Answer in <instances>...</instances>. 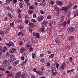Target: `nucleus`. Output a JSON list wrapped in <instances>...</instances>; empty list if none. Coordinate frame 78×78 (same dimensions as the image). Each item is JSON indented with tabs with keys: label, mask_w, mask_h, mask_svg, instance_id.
<instances>
[{
	"label": "nucleus",
	"mask_w": 78,
	"mask_h": 78,
	"mask_svg": "<svg viewBox=\"0 0 78 78\" xmlns=\"http://www.w3.org/2000/svg\"><path fill=\"white\" fill-rule=\"evenodd\" d=\"M5 45L8 47H14V43L10 41H9V43H6Z\"/></svg>",
	"instance_id": "1"
},
{
	"label": "nucleus",
	"mask_w": 78,
	"mask_h": 78,
	"mask_svg": "<svg viewBox=\"0 0 78 78\" xmlns=\"http://www.w3.org/2000/svg\"><path fill=\"white\" fill-rule=\"evenodd\" d=\"M44 16H38L37 17V20L38 22H42L44 20Z\"/></svg>",
	"instance_id": "2"
},
{
	"label": "nucleus",
	"mask_w": 78,
	"mask_h": 78,
	"mask_svg": "<svg viewBox=\"0 0 78 78\" xmlns=\"http://www.w3.org/2000/svg\"><path fill=\"white\" fill-rule=\"evenodd\" d=\"M75 30V27H71L69 29V30L68 31L69 33H72V32L74 31Z\"/></svg>",
	"instance_id": "3"
},
{
	"label": "nucleus",
	"mask_w": 78,
	"mask_h": 78,
	"mask_svg": "<svg viewBox=\"0 0 78 78\" xmlns=\"http://www.w3.org/2000/svg\"><path fill=\"white\" fill-rule=\"evenodd\" d=\"M66 63L64 62L61 65V66L60 67L61 69L62 70H64V68L66 67Z\"/></svg>",
	"instance_id": "4"
},
{
	"label": "nucleus",
	"mask_w": 78,
	"mask_h": 78,
	"mask_svg": "<svg viewBox=\"0 0 78 78\" xmlns=\"http://www.w3.org/2000/svg\"><path fill=\"white\" fill-rule=\"evenodd\" d=\"M74 39V37L73 36L69 37L68 38V41L70 42L73 41Z\"/></svg>",
	"instance_id": "5"
},
{
	"label": "nucleus",
	"mask_w": 78,
	"mask_h": 78,
	"mask_svg": "<svg viewBox=\"0 0 78 78\" xmlns=\"http://www.w3.org/2000/svg\"><path fill=\"white\" fill-rule=\"evenodd\" d=\"M56 4L57 5H59L60 6H62L63 5L62 2L57 1L56 2Z\"/></svg>",
	"instance_id": "6"
},
{
	"label": "nucleus",
	"mask_w": 78,
	"mask_h": 78,
	"mask_svg": "<svg viewBox=\"0 0 78 78\" xmlns=\"http://www.w3.org/2000/svg\"><path fill=\"white\" fill-rule=\"evenodd\" d=\"M19 60H17L16 61L13 62L12 63V66H17V65L19 64Z\"/></svg>",
	"instance_id": "7"
},
{
	"label": "nucleus",
	"mask_w": 78,
	"mask_h": 78,
	"mask_svg": "<svg viewBox=\"0 0 78 78\" xmlns=\"http://www.w3.org/2000/svg\"><path fill=\"white\" fill-rule=\"evenodd\" d=\"M40 36L39 35V33H37L34 38V39H37Z\"/></svg>",
	"instance_id": "8"
},
{
	"label": "nucleus",
	"mask_w": 78,
	"mask_h": 78,
	"mask_svg": "<svg viewBox=\"0 0 78 78\" xmlns=\"http://www.w3.org/2000/svg\"><path fill=\"white\" fill-rule=\"evenodd\" d=\"M48 24V21H44L41 23L42 25L43 26H45Z\"/></svg>",
	"instance_id": "9"
},
{
	"label": "nucleus",
	"mask_w": 78,
	"mask_h": 78,
	"mask_svg": "<svg viewBox=\"0 0 78 78\" xmlns=\"http://www.w3.org/2000/svg\"><path fill=\"white\" fill-rule=\"evenodd\" d=\"M25 50V48H24L23 47H22L20 49V53H21V54H22L24 52V51Z\"/></svg>",
	"instance_id": "10"
},
{
	"label": "nucleus",
	"mask_w": 78,
	"mask_h": 78,
	"mask_svg": "<svg viewBox=\"0 0 78 78\" xmlns=\"http://www.w3.org/2000/svg\"><path fill=\"white\" fill-rule=\"evenodd\" d=\"M25 3L28 5V6H30V1L29 0H24Z\"/></svg>",
	"instance_id": "11"
},
{
	"label": "nucleus",
	"mask_w": 78,
	"mask_h": 78,
	"mask_svg": "<svg viewBox=\"0 0 78 78\" xmlns=\"http://www.w3.org/2000/svg\"><path fill=\"white\" fill-rule=\"evenodd\" d=\"M55 42L56 43L58 44H59L60 43V40H59V39L58 38L56 37L55 38Z\"/></svg>",
	"instance_id": "12"
},
{
	"label": "nucleus",
	"mask_w": 78,
	"mask_h": 78,
	"mask_svg": "<svg viewBox=\"0 0 78 78\" xmlns=\"http://www.w3.org/2000/svg\"><path fill=\"white\" fill-rule=\"evenodd\" d=\"M29 26L31 28H33L34 27V24L33 23L30 22L28 23Z\"/></svg>",
	"instance_id": "13"
},
{
	"label": "nucleus",
	"mask_w": 78,
	"mask_h": 78,
	"mask_svg": "<svg viewBox=\"0 0 78 78\" xmlns=\"http://www.w3.org/2000/svg\"><path fill=\"white\" fill-rule=\"evenodd\" d=\"M11 2H12V0H6V3L5 5H8L10 3H11Z\"/></svg>",
	"instance_id": "14"
},
{
	"label": "nucleus",
	"mask_w": 78,
	"mask_h": 78,
	"mask_svg": "<svg viewBox=\"0 0 78 78\" xmlns=\"http://www.w3.org/2000/svg\"><path fill=\"white\" fill-rule=\"evenodd\" d=\"M37 74L38 75H41L43 74V73L41 71L38 70L37 71Z\"/></svg>",
	"instance_id": "15"
},
{
	"label": "nucleus",
	"mask_w": 78,
	"mask_h": 78,
	"mask_svg": "<svg viewBox=\"0 0 78 78\" xmlns=\"http://www.w3.org/2000/svg\"><path fill=\"white\" fill-rule=\"evenodd\" d=\"M64 16H62L60 19V22H64Z\"/></svg>",
	"instance_id": "16"
},
{
	"label": "nucleus",
	"mask_w": 78,
	"mask_h": 78,
	"mask_svg": "<svg viewBox=\"0 0 78 78\" xmlns=\"http://www.w3.org/2000/svg\"><path fill=\"white\" fill-rule=\"evenodd\" d=\"M75 69H72L71 70H68L67 72V73H71L73 72L74 70H75Z\"/></svg>",
	"instance_id": "17"
},
{
	"label": "nucleus",
	"mask_w": 78,
	"mask_h": 78,
	"mask_svg": "<svg viewBox=\"0 0 78 78\" xmlns=\"http://www.w3.org/2000/svg\"><path fill=\"white\" fill-rule=\"evenodd\" d=\"M66 24H67V22L66 21H64L62 23V25L63 27H66Z\"/></svg>",
	"instance_id": "18"
},
{
	"label": "nucleus",
	"mask_w": 78,
	"mask_h": 78,
	"mask_svg": "<svg viewBox=\"0 0 78 78\" xmlns=\"http://www.w3.org/2000/svg\"><path fill=\"white\" fill-rule=\"evenodd\" d=\"M16 75L18 76H21V72L19 71L16 73Z\"/></svg>",
	"instance_id": "19"
},
{
	"label": "nucleus",
	"mask_w": 78,
	"mask_h": 78,
	"mask_svg": "<svg viewBox=\"0 0 78 78\" xmlns=\"http://www.w3.org/2000/svg\"><path fill=\"white\" fill-rule=\"evenodd\" d=\"M67 9V7H64L62 8L61 11H66Z\"/></svg>",
	"instance_id": "20"
},
{
	"label": "nucleus",
	"mask_w": 78,
	"mask_h": 78,
	"mask_svg": "<svg viewBox=\"0 0 78 78\" xmlns=\"http://www.w3.org/2000/svg\"><path fill=\"white\" fill-rule=\"evenodd\" d=\"M66 15L68 17H70L71 16V13L69 11L67 12Z\"/></svg>",
	"instance_id": "21"
},
{
	"label": "nucleus",
	"mask_w": 78,
	"mask_h": 78,
	"mask_svg": "<svg viewBox=\"0 0 78 78\" xmlns=\"http://www.w3.org/2000/svg\"><path fill=\"white\" fill-rule=\"evenodd\" d=\"M7 50V48L6 46H4L3 47V50H2L3 52H5Z\"/></svg>",
	"instance_id": "22"
},
{
	"label": "nucleus",
	"mask_w": 78,
	"mask_h": 78,
	"mask_svg": "<svg viewBox=\"0 0 78 78\" xmlns=\"http://www.w3.org/2000/svg\"><path fill=\"white\" fill-rule=\"evenodd\" d=\"M45 27L44 26H43L41 27V32H44L45 31Z\"/></svg>",
	"instance_id": "23"
},
{
	"label": "nucleus",
	"mask_w": 78,
	"mask_h": 78,
	"mask_svg": "<svg viewBox=\"0 0 78 78\" xmlns=\"http://www.w3.org/2000/svg\"><path fill=\"white\" fill-rule=\"evenodd\" d=\"M28 12L29 14L30 15H31V14H33L34 12L32 10H30L28 11Z\"/></svg>",
	"instance_id": "24"
},
{
	"label": "nucleus",
	"mask_w": 78,
	"mask_h": 78,
	"mask_svg": "<svg viewBox=\"0 0 78 78\" xmlns=\"http://www.w3.org/2000/svg\"><path fill=\"white\" fill-rule=\"evenodd\" d=\"M27 47H29V48H31V47H32V45L31 44H27L25 46V48H27Z\"/></svg>",
	"instance_id": "25"
},
{
	"label": "nucleus",
	"mask_w": 78,
	"mask_h": 78,
	"mask_svg": "<svg viewBox=\"0 0 78 78\" xmlns=\"http://www.w3.org/2000/svg\"><path fill=\"white\" fill-rule=\"evenodd\" d=\"M54 9L55 10H56V11H59V8H58V7H57V6H55L54 7Z\"/></svg>",
	"instance_id": "26"
},
{
	"label": "nucleus",
	"mask_w": 78,
	"mask_h": 78,
	"mask_svg": "<svg viewBox=\"0 0 78 78\" xmlns=\"http://www.w3.org/2000/svg\"><path fill=\"white\" fill-rule=\"evenodd\" d=\"M32 59H34L36 58V55L34 53H33L32 54Z\"/></svg>",
	"instance_id": "27"
},
{
	"label": "nucleus",
	"mask_w": 78,
	"mask_h": 78,
	"mask_svg": "<svg viewBox=\"0 0 78 78\" xmlns=\"http://www.w3.org/2000/svg\"><path fill=\"white\" fill-rule=\"evenodd\" d=\"M7 16L10 18H12V15H11V13H8Z\"/></svg>",
	"instance_id": "28"
},
{
	"label": "nucleus",
	"mask_w": 78,
	"mask_h": 78,
	"mask_svg": "<svg viewBox=\"0 0 78 78\" xmlns=\"http://www.w3.org/2000/svg\"><path fill=\"white\" fill-rule=\"evenodd\" d=\"M54 56L55 55H54V54H52L51 55H50L49 56V58H53V57H54Z\"/></svg>",
	"instance_id": "29"
},
{
	"label": "nucleus",
	"mask_w": 78,
	"mask_h": 78,
	"mask_svg": "<svg viewBox=\"0 0 78 78\" xmlns=\"http://www.w3.org/2000/svg\"><path fill=\"white\" fill-rule=\"evenodd\" d=\"M76 16H78V11H76L74 14V16L76 17Z\"/></svg>",
	"instance_id": "30"
},
{
	"label": "nucleus",
	"mask_w": 78,
	"mask_h": 78,
	"mask_svg": "<svg viewBox=\"0 0 78 78\" xmlns=\"http://www.w3.org/2000/svg\"><path fill=\"white\" fill-rule=\"evenodd\" d=\"M31 22H33V23H36V21L34 19H32L30 20Z\"/></svg>",
	"instance_id": "31"
},
{
	"label": "nucleus",
	"mask_w": 78,
	"mask_h": 78,
	"mask_svg": "<svg viewBox=\"0 0 78 78\" xmlns=\"http://www.w3.org/2000/svg\"><path fill=\"white\" fill-rule=\"evenodd\" d=\"M26 76L25 74H22L21 75V78H26Z\"/></svg>",
	"instance_id": "32"
},
{
	"label": "nucleus",
	"mask_w": 78,
	"mask_h": 78,
	"mask_svg": "<svg viewBox=\"0 0 78 78\" xmlns=\"http://www.w3.org/2000/svg\"><path fill=\"white\" fill-rule=\"evenodd\" d=\"M56 74H57V72L55 71L53 72L52 73V75H53V76H56Z\"/></svg>",
	"instance_id": "33"
},
{
	"label": "nucleus",
	"mask_w": 78,
	"mask_h": 78,
	"mask_svg": "<svg viewBox=\"0 0 78 78\" xmlns=\"http://www.w3.org/2000/svg\"><path fill=\"white\" fill-rule=\"evenodd\" d=\"M14 26V22H12V23L10 24V27H12Z\"/></svg>",
	"instance_id": "34"
},
{
	"label": "nucleus",
	"mask_w": 78,
	"mask_h": 78,
	"mask_svg": "<svg viewBox=\"0 0 78 78\" xmlns=\"http://www.w3.org/2000/svg\"><path fill=\"white\" fill-rule=\"evenodd\" d=\"M78 7V5H74L73 7V9H76Z\"/></svg>",
	"instance_id": "35"
},
{
	"label": "nucleus",
	"mask_w": 78,
	"mask_h": 78,
	"mask_svg": "<svg viewBox=\"0 0 78 78\" xmlns=\"http://www.w3.org/2000/svg\"><path fill=\"white\" fill-rule=\"evenodd\" d=\"M18 28L19 29H20V30L23 29V26H22V25H20L19 26Z\"/></svg>",
	"instance_id": "36"
},
{
	"label": "nucleus",
	"mask_w": 78,
	"mask_h": 78,
	"mask_svg": "<svg viewBox=\"0 0 78 78\" xmlns=\"http://www.w3.org/2000/svg\"><path fill=\"white\" fill-rule=\"evenodd\" d=\"M19 44L20 45L22 46V45L23 44V43L22 41H20L19 42Z\"/></svg>",
	"instance_id": "37"
},
{
	"label": "nucleus",
	"mask_w": 78,
	"mask_h": 78,
	"mask_svg": "<svg viewBox=\"0 0 78 78\" xmlns=\"http://www.w3.org/2000/svg\"><path fill=\"white\" fill-rule=\"evenodd\" d=\"M19 5L21 8H23V4H22V3H20L19 4Z\"/></svg>",
	"instance_id": "38"
},
{
	"label": "nucleus",
	"mask_w": 78,
	"mask_h": 78,
	"mask_svg": "<svg viewBox=\"0 0 78 78\" xmlns=\"http://www.w3.org/2000/svg\"><path fill=\"white\" fill-rule=\"evenodd\" d=\"M47 19H51V16L50 15H48L47 17Z\"/></svg>",
	"instance_id": "39"
},
{
	"label": "nucleus",
	"mask_w": 78,
	"mask_h": 78,
	"mask_svg": "<svg viewBox=\"0 0 78 78\" xmlns=\"http://www.w3.org/2000/svg\"><path fill=\"white\" fill-rule=\"evenodd\" d=\"M7 62H8V60H4L3 62V63L4 64H6Z\"/></svg>",
	"instance_id": "40"
},
{
	"label": "nucleus",
	"mask_w": 78,
	"mask_h": 78,
	"mask_svg": "<svg viewBox=\"0 0 78 78\" xmlns=\"http://www.w3.org/2000/svg\"><path fill=\"white\" fill-rule=\"evenodd\" d=\"M37 17V16H36V15L35 13H34L33 14V18H34V19H36Z\"/></svg>",
	"instance_id": "41"
},
{
	"label": "nucleus",
	"mask_w": 78,
	"mask_h": 78,
	"mask_svg": "<svg viewBox=\"0 0 78 78\" xmlns=\"http://www.w3.org/2000/svg\"><path fill=\"white\" fill-rule=\"evenodd\" d=\"M40 12L41 14H44V11H43V10H40Z\"/></svg>",
	"instance_id": "42"
},
{
	"label": "nucleus",
	"mask_w": 78,
	"mask_h": 78,
	"mask_svg": "<svg viewBox=\"0 0 78 78\" xmlns=\"http://www.w3.org/2000/svg\"><path fill=\"white\" fill-rule=\"evenodd\" d=\"M69 59L70 61V62H72L73 60V58H72V57H69Z\"/></svg>",
	"instance_id": "43"
},
{
	"label": "nucleus",
	"mask_w": 78,
	"mask_h": 78,
	"mask_svg": "<svg viewBox=\"0 0 78 78\" xmlns=\"http://www.w3.org/2000/svg\"><path fill=\"white\" fill-rule=\"evenodd\" d=\"M29 51L30 52H31V51H33V48L32 47H31V48H29Z\"/></svg>",
	"instance_id": "44"
},
{
	"label": "nucleus",
	"mask_w": 78,
	"mask_h": 78,
	"mask_svg": "<svg viewBox=\"0 0 78 78\" xmlns=\"http://www.w3.org/2000/svg\"><path fill=\"white\" fill-rule=\"evenodd\" d=\"M15 57V55H10V57L11 58H14Z\"/></svg>",
	"instance_id": "45"
},
{
	"label": "nucleus",
	"mask_w": 78,
	"mask_h": 78,
	"mask_svg": "<svg viewBox=\"0 0 78 78\" xmlns=\"http://www.w3.org/2000/svg\"><path fill=\"white\" fill-rule=\"evenodd\" d=\"M22 22V20H16V22L19 23V22Z\"/></svg>",
	"instance_id": "46"
},
{
	"label": "nucleus",
	"mask_w": 78,
	"mask_h": 78,
	"mask_svg": "<svg viewBox=\"0 0 78 78\" xmlns=\"http://www.w3.org/2000/svg\"><path fill=\"white\" fill-rule=\"evenodd\" d=\"M29 9H34V7L33 6H30L29 7Z\"/></svg>",
	"instance_id": "47"
},
{
	"label": "nucleus",
	"mask_w": 78,
	"mask_h": 78,
	"mask_svg": "<svg viewBox=\"0 0 78 78\" xmlns=\"http://www.w3.org/2000/svg\"><path fill=\"white\" fill-rule=\"evenodd\" d=\"M45 70V68H44V66H43L41 68V71H43V70Z\"/></svg>",
	"instance_id": "48"
},
{
	"label": "nucleus",
	"mask_w": 78,
	"mask_h": 78,
	"mask_svg": "<svg viewBox=\"0 0 78 78\" xmlns=\"http://www.w3.org/2000/svg\"><path fill=\"white\" fill-rule=\"evenodd\" d=\"M40 61L41 62H44V58H42L40 60Z\"/></svg>",
	"instance_id": "49"
},
{
	"label": "nucleus",
	"mask_w": 78,
	"mask_h": 78,
	"mask_svg": "<svg viewBox=\"0 0 78 78\" xmlns=\"http://www.w3.org/2000/svg\"><path fill=\"white\" fill-rule=\"evenodd\" d=\"M21 59L22 61H24L25 60V57L23 56H22L21 57Z\"/></svg>",
	"instance_id": "50"
},
{
	"label": "nucleus",
	"mask_w": 78,
	"mask_h": 78,
	"mask_svg": "<svg viewBox=\"0 0 78 78\" xmlns=\"http://www.w3.org/2000/svg\"><path fill=\"white\" fill-rule=\"evenodd\" d=\"M25 23H27V24H28V23L29 22V21H28V20H25Z\"/></svg>",
	"instance_id": "51"
},
{
	"label": "nucleus",
	"mask_w": 78,
	"mask_h": 78,
	"mask_svg": "<svg viewBox=\"0 0 78 78\" xmlns=\"http://www.w3.org/2000/svg\"><path fill=\"white\" fill-rule=\"evenodd\" d=\"M46 66H48V67H49V66H50V63L49 62H47V63Z\"/></svg>",
	"instance_id": "52"
},
{
	"label": "nucleus",
	"mask_w": 78,
	"mask_h": 78,
	"mask_svg": "<svg viewBox=\"0 0 78 78\" xmlns=\"http://www.w3.org/2000/svg\"><path fill=\"white\" fill-rule=\"evenodd\" d=\"M4 33V31H3L1 30L0 31V34H1V35H2L3 34V33Z\"/></svg>",
	"instance_id": "53"
},
{
	"label": "nucleus",
	"mask_w": 78,
	"mask_h": 78,
	"mask_svg": "<svg viewBox=\"0 0 78 78\" xmlns=\"http://www.w3.org/2000/svg\"><path fill=\"white\" fill-rule=\"evenodd\" d=\"M51 23H52V24L53 23L54 24H56V22L55 21H51Z\"/></svg>",
	"instance_id": "54"
},
{
	"label": "nucleus",
	"mask_w": 78,
	"mask_h": 78,
	"mask_svg": "<svg viewBox=\"0 0 78 78\" xmlns=\"http://www.w3.org/2000/svg\"><path fill=\"white\" fill-rule=\"evenodd\" d=\"M9 52L10 53H15L14 51L12 50H10L9 51Z\"/></svg>",
	"instance_id": "55"
},
{
	"label": "nucleus",
	"mask_w": 78,
	"mask_h": 78,
	"mask_svg": "<svg viewBox=\"0 0 78 78\" xmlns=\"http://www.w3.org/2000/svg\"><path fill=\"white\" fill-rule=\"evenodd\" d=\"M41 6H45V4L44 3H42L40 4Z\"/></svg>",
	"instance_id": "56"
},
{
	"label": "nucleus",
	"mask_w": 78,
	"mask_h": 78,
	"mask_svg": "<svg viewBox=\"0 0 78 78\" xmlns=\"http://www.w3.org/2000/svg\"><path fill=\"white\" fill-rule=\"evenodd\" d=\"M59 64L57 63L56 65V67L57 69H58V67H59Z\"/></svg>",
	"instance_id": "57"
},
{
	"label": "nucleus",
	"mask_w": 78,
	"mask_h": 78,
	"mask_svg": "<svg viewBox=\"0 0 78 78\" xmlns=\"http://www.w3.org/2000/svg\"><path fill=\"white\" fill-rule=\"evenodd\" d=\"M27 62H28V59H26L24 62L25 64H27Z\"/></svg>",
	"instance_id": "58"
},
{
	"label": "nucleus",
	"mask_w": 78,
	"mask_h": 78,
	"mask_svg": "<svg viewBox=\"0 0 78 78\" xmlns=\"http://www.w3.org/2000/svg\"><path fill=\"white\" fill-rule=\"evenodd\" d=\"M67 23L68 25H69V24L70 23V20H68V21H67Z\"/></svg>",
	"instance_id": "59"
},
{
	"label": "nucleus",
	"mask_w": 78,
	"mask_h": 78,
	"mask_svg": "<svg viewBox=\"0 0 78 78\" xmlns=\"http://www.w3.org/2000/svg\"><path fill=\"white\" fill-rule=\"evenodd\" d=\"M22 14H20L18 15V17H19V18H21V17H22Z\"/></svg>",
	"instance_id": "60"
},
{
	"label": "nucleus",
	"mask_w": 78,
	"mask_h": 78,
	"mask_svg": "<svg viewBox=\"0 0 78 78\" xmlns=\"http://www.w3.org/2000/svg\"><path fill=\"white\" fill-rule=\"evenodd\" d=\"M22 34V32H20L18 33V36H20V34Z\"/></svg>",
	"instance_id": "61"
},
{
	"label": "nucleus",
	"mask_w": 78,
	"mask_h": 78,
	"mask_svg": "<svg viewBox=\"0 0 78 78\" xmlns=\"http://www.w3.org/2000/svg\"><path fill=\"white\" fill-rule=\"evenodd\" d=\"M5 55L6 56H9V54L8 52H6V53Z\"/></svg>",
	"instance_id": "62"
},
{
	"label": "nucleus",
	"mask_w": 78,
	"mask_h": 78,
	"mask_svg": "<svg viewBox=\"0 0 78 78\" xmlns=\"http://www.w3.org/2000/svg\"><path fill=\"white\" fill-rule=\"evenodd\" d=\"M8 20V18L7 16H6L4 18V21H6Z\"/></svg>",
	"instance_id": "63"
},
{
	"label": "nucleus",
	"mask_w": 78,
	"mask_h": 78,
	"mask_svg": "<svg viewBox=\"0 0 78 78\" xmlns=\"http://www.w3.org/2000/svg\"><path fill=\"white\" fill-rule=\"evenodd\" d=\"M17 12H18L20 13V12H21L22 11H21V10H20V9H18L17 10Z\"/></svg>",
	"instance_id": "64"
}]
</instances>
